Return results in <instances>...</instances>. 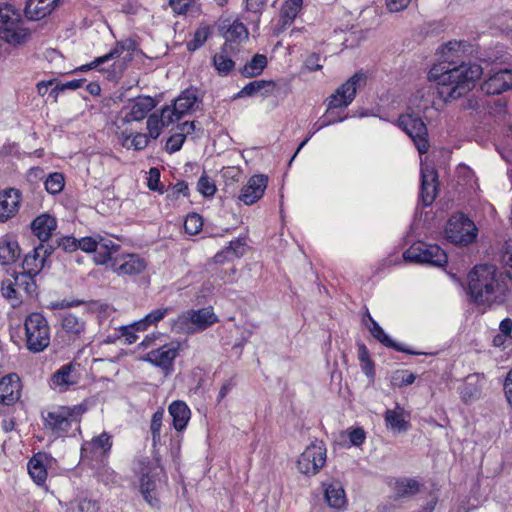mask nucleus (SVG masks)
<instances>
[{
	"mask_svg": "<svg viewBox=\"0 0 512 512\" xmlns=\"http://www.w3.org/2000/svg\"><path fill=\"white\" fill-rule=\"evenodd\" d=\"M470 50L466 41L457 40L448 41L439 48L441 61L430 69L428 77L437 82L438 93L445 102L465 96L483 73L479 64L465 61Z\"/></svg>",
	"mask_w": 512,
	"mask_h": 512,
	"instance_id": "f257e3e1",
	"label": "nucleus"
},
{
	"mask_svg": "<svg viewBox=\"0 0 512 512\" xmlns=\"http://www.w3.org/2000/svg\"><path fill=\"white\" fill-rule=\"evenodd\" d=\"M510 281L494 265H476L468 274V294L479 305L503 304L512 293Z\"/></svg>",
	"mask_w": 512,
	"mask_h": 512,
	"instance_id": "f03ea898",
	"label": "nucleus"
},
{
	"mask_svg": "<svg viewBox=\"0 0 512 512\" xmlns=\"http://www.w3.org/2000/svg\"><path fill=\"white\" fill-rule=\"evenodd\" d=\"M366 82L367 76L365 73L357 72L352 75L328 97L327 110L320 120L329 121L330 125L344 121L347 116H341L334 110L348 107L354 100L357 90L364 87Z\"/></svg>",
	"mask_w": 512,
	"mask_h": 512,
	"instance_id": "7ed1b4c3",
	"label": "nucleus"
},
{
	"mask_svg": "<svg viewBox=\"0 0 512 512\" xmlns=\"http://www.w3.org/2000/svg\"><path fill=\"white\" fill-rule=\"evenodd\" d=\"M86 411L87 406L83 403L56 407L46 414L42 413L44 428L56 437H63L73 424H79Z\"/></svg>",
	"mask_w": 512,
	"mask_h": 512,
	"instance_id": "20e7f679",
	"label": "nucleus"
},
{
	"mask_svg": "<svg viewBox=\"0 0 512 512\" xmlns=\"http://www.w3.org/2000/svg\"><path fill=\"white\" fill-rule=\"evenodd\" d=\"M140 492L153 508L159 507L158 489L166 481L163 468L150 461H140Z\"/></svg>",
	"mask_w": 512,
	"mask_h": 512,
	"instance_id": "39448f33",
	"label": "nucleus"
},
{
	"mask_svg": "<svg viewBox=\"0 0 512 512\" xmlns=\"http://www.w3.org/2000/svg\"><path fill=\"white\" fill-rule=\"evenodd\" d=\"M26 347L30 352L40 353L50 344V327L41 313H31L24 321Z\"/></svg>",
	"mask_w": 512,
	"mask_h": 512,
	"instance_id": "423d86ee",
	"label": "nucleus"
},
{
	"mask_svg": "<svg viewBox=\"0 0 512 512\" xmlns=\"http://www.w3.org/2000/svg\"><path fill=\"white\" fill-rule=\"evenodd\" d=\"M26 35L19 11L11 4L0 3V38L9 44H20Z\"/></svg>",
	"mask_w": 512,
	"mask_h": 512,
	"instance_id": "0eeeda50",
	"label": "nucleus"
},
{
	"mask_svg": "<svg viewBox=\"0 0 512 512\" xmlns=\"http://www.w3.org/2000/svg\"><path fill=\"white\" fill-rule=\"evenodd\" d=\"M403 258L407 262L437 267L444 266L448 261L447 254L440 246L423 241L413 243L404 251Z\"/></svg>",
	"mask_w": 512,
	"mask_h": 512,
	"instance_id": "6e6552de",
	"label": "nucleus"
},
{
	"mask_svg": "<svg viewBox=\"0 0 512 512\" xmlns=\"http://www.w3.org/2000/svg\"><path fill=\"white\" fill-rule=\"evenodd\" d=\"M218 321L217 316L211 307L199 310H190L178 316L175 320L173 328L177 332H185L193 334L203 331Z\"/></svg>",
	"mask_w": 512,
	"mask_h": 512,
	"instance_id": "1a4fd4ad",
	"label": "nucleus"
},
{
	"mask_svg": "<svg viewBox=\"0 0 512 512\" xmlns=\"http://www.w3.org/2000/svg\"><path fill=\"white\" fill-rule=\"evenodd\" d=\"M477 233L474 222L463 213L452 215L447 222L446 237L452 243L468 245L476 239Z\"/></svg>",
	"mask_w": 512,
	"mask_h": 512,
	"instance_id": "9d476101",
	"label": "nucleus"
},
{
	"mask_svg": "<svg viewBox=\"0 0 512 512\" xmlns=\"http://www.w3.org/2000/svg\"><path fill=\"white\" fill-rule=\"evenodd\" d=\"M397 125L411 138L420 154L428 152L430 147L428 129L420 117L410 113L402 114L397 120Z\"/></svg>",
	"mask_w": 512,
	"mask_h": 512,
	"instance_id": "9b49d317",
	"label": "nucleus"
},
{
	"mask_svg": "<svg viewBox=\"0 0 512 512\" xmlns=\"http://www.w3.org/2000/svg\"><path fill=\"white\" fill-rule=\"evenodd\" d=\"M179 349V342L166 343L149 351L143 357V360L165 372H171L173 370L174 360L179 354Z\"/></svg>",
	"mask_w": 512,
	"mask_h": 512,
	"instance_id": "f8f14e48",
	"label": "nucleus"
},
{
	"mask_svg": "<svg viewBox=\"0 0 512 512\" xmlns=\"http://www.w3.org/2000/svg\"><path fill=\"white\" fill-rule=\"evenodd\" d=\"M326 449L322 445L308 446L297 461L298 470L306 475H315L324 466Z\"/></svg>",
	"mask_w": 512,
	"mask_h": 512,
	"instance_id": "ddd939ff",
	"label": "nucleus"
},
{
	"mask_svg": "<svg viewBox=\"0 0 512 512\" xmlns=\"http://www.w3.org/2000/svg\"><path fill=\"white\" fill-rule=\"evenodd\" d=\"M110 268L119 276H136L147 268V261L138 254H126L114 258Z\"/></svg>",
	"mask_w": 512,
	"mask_h": 512,
	"instance_id": "4468645a",
	"label": "nucleus"
},
{
	"mask_svg": "<svg viewBox=\"0 0 512 512\" xmlns=\"http://www.w3.org/2000/svg\"><path fill=\"white\" fill-rule=\"evenodd\" d=\"M156 106L154 98L150 96H138L130 100L121 110L122 121L131 123L143 120Z\"/></svg>",
	"mask_w": 512,
	"mask_h": 512,
	"instance_id": "2eb2a0df",
	"label": "nucleus"
},
{
	"mask_svg": "<svg viewBox=\"0 0 512 512\" xmlns=\"http://www.w3.org/2000/svg\"><path fill=\"white\" fill-rule=\"evenodd\" d=\"M113 445L112 436L107 432L85 441L81 447L83 458L103 460L107 458Z\"/></svg>",
	"mask_w": 512,
	"mask_h": 512,
	"instance_id": "dca6fc26",
	"label": "nucleus"
},
{
	"mask_svg": "<svg viewBox=\"0 0 512 512\" xmlns=\"http://www.w3.org/2000/svg\"><path fill=\"white\" fill-rule=\"evenodd\" d=\"M512 89V69L495 71L484 80L481 90L487 95H500Z\"/></svg>",
	"mask_w": 512,
	"mask_h": 512,
	"instance_id": "f3484780",
	"label": "nucleus"
},
{
	"mask_svg": "<svg viewBox=\"0 0 512 512\" xmlns=\"http://www.w3.org/2000/svg\"><path fill=\"white\" fill-rule=\"evenodd\" d=\"M438 174L435 168L429 164H421V189L420 197L424 206L433 203L437 194Z\"/></svg>",
	"mask_w": 512,
	"mask_h": 512,
	"instance_id": "a211bd4d",
	"label": "nucleus"
},
{
	"mask_svg": "<svg viewBox=\"0 0 512 512\" xmlns=\"http://www.w3.org/2000/svg\"><path fill=\"white\" fill-rule=\"evenodd\" d=\"M268 177L263 174L253 175L241 189L239 200L246 205H252L262 198L267 188Z\"/></svg>",
	"mask_w": 512,
	"mask_h": 512,
	"instance_id": "6ab92c4d",
	"label": "nucleus"
},
{
	"mask_svg": "<svg viewBox=\"0 0 512 512\" xmlns=\"http://www.w3.org/2000/svg\"><path fill=\"white\" fill-rule=\"evenodd\" d=\"M53 457L46 452H38L34 454L28 461V472L33 481L42 486L47 479V468L51 466Z\"/></svg>",
	"mask_w": 512,
	"mask_h": 512,
	"instance_id": "aec40b11",
	"label": "nucleus"
},
{
	"mask_svg": "<svg viewBox=\"0 0 512 512\" xmlns=\"http://www.w3.org/2000/svg\"><path fill=\"white\" fill-rule=\"evenodd\" d=\"M219 32L225 38V43H241L248 40L247 27L239 19H224L219 24Z\"/></svg>",
	"mask_w": 512,
	"mask_h": 512,
	"instance_id": "412c9836",
	"label": "nucleus"
},
{
	"mask_svg": "<svg viewBox=\"0 0 512 512\" xmlns=\"http://www.w3.org/2000/svg\"><path fill=\"white\" fill-rule=\"evenodd\" d=\"M21 193L18 189L9 188L0 192V223L14 217L19 210Z\"/></svg>",
	"mask_w": 512,
	"mask_h": 512,
	"instance_id": "4be33fe9",
	"label": "nucleus"
},
{
	"mask_svg": "<svg viewBox=\"0 0 512 512\" xmlns=\"http://www.w3.org/2000/svg\"><path fill=\"white\" fill-rule=\"evenodd\" d=\"M21 381L17 374L11 373L0 380V403L12 405L20 399Z\"/></svg>",
	"mask_w": 512,
	"mask_h": 512,
	"instance_id": "5701e85b",
	"label": "nucleus"
},
{
	"mask_svg": "<svg viewBox=\"0 0 512 512\" xmlns=\"http://www.w3.org/2000/svg\"><path fill=\"white\" fill-rule=\"evenodd\" d=\"M324 499L328 506L335 510H343L347 506V497L341 482L332 480L323 482Z\"/></svg>",
	"mask_w": 512,
	"mask_h": 512,
	"instance_id": "b1692460",
	"label": "nucleus"
},
{
	"mask_svg": "<svg viewBox=\"0 0 512 512\" xmlns=\"http://www.w3.org/2000/svg\"><path fill=\"white\" fill-rule=\"evenodd\" d=\"M392 491V499L399 501L416 495L421 488V484L415 478H397L389 483Z\"/></svg>",
	"mask_w": 512,
	"mask_h": 512,
	"instance_id": "393cba45",
	"label": "nucleus"
},
{
	"mask_svg": "<svg viewBox=\"0 0 512 512\" xmlns=\"http://www.w3.org/2000/svg\"><path fill=\"white\" fill-rule=\"evenodd\" d=\"M57 228V220L53 216L43 213L37 216L31 223L33 234L43 243L48 241L53 231Z\"/></svg>",
	"mask_w": 512,
	"mask_h": 512,
	"instance_id": "a878e982",
	"label": "nucleus"
},
{
	"mask_svg": "<svg viewBox=\"0 0 512 512\" xmlns=\"http://www.w3.org/2000/svg\"><path fill=\"white\" fill-rule=\"evenodd\" d=\"M233 46L224 43L220 51L212 57V64L220 76H228L235 68V62L230 54L233 52Z\"/></svg>",
	"mask_w": 512,
	"mask_h": 512,
	"instance_id": "bb28decb",
	"label": "nucleus"
},
{
	"mask_svg": "<svg viewBox=\"0 0 512 512\" xmlns=\"http://www.w3.org/2000/svg\"><path fill=\"white\" fill-rule=\"evenodd\" d=\"M370 334L382 345L388 348H392L399 352H404L411 355H420V352H416L405 348L403 345L394 342L383 330V328L378 324L377 321L371 319V324H366Z\"/></svg>",
	"mask_w": 512,
	"mask_h": 512,
	"instance_id": "cd10ccee",
	"label": "nucleus"
},
{
	"mask_svg": "<svg viewBox=\"0 0 512 512\" xmlns=\"http://www.w3.org/2000/svg\"><path fill=\"white\" fill-rule=\"evenodd\" d=\"M168 412L172 417V425L174 429L177 431H183L186 428L191 415V411L187 404L180 400L173 401L168 407Z\"/></svg>",
	"mask_w": 512,
	"mask_h": 512,
	"instance_id": "c85d7f7f",
	"label": "nucleus"
},
{
	"mask_svg": "<svg viewBox=\"0 0 512 512\" xmlns=\"http://www.w3.org/2000/svg\"><path fill=\"white\" fill-rule=\"evenodd\" d=\"M58 0H28L24 13L31 20H39L50 14Z\"/></svg>",
	"mask_w": 512,
	"mask_h": 512,
	"instance_id": "c756f323",
	"label": "nucleus"
},
{
	"mask_svg": "<svg viewBox=\"0 0 512 512\" xmlns=\"http://www.w3.org/2000/svg\"><path fill=\"white\" fill-rule=\"evenodd\" d=\"M74 367L71 363L61 366L55 371L50 379V386L54 389L58 388L60 391L67 390L76 381L73 376Z\"/></svg>",
	"mask_w": 512,
	"mask_h": 512,
	"instance_id": "7c9ffc66",
	"label": "nucleus"
},
{
	"mask_svg": "<svg viewBox=\"0 0 512 512\" xmlns=\"http://www.w3.org/2000/svg\"><path fill=\"white\" fill-rule=\"evenodd\" d=\"M42 250L45 249L44 244L41 243L25 256L22 262V272L36 276L39 274L45 263V257H41Z\"/></svg>",
	"mask_w": 512,
	"mask_h": 512,
	"instance_id": "2f4dec72",
	"label": "nucleus"
},
{
	"mask_svg": "<svg viewBox=\"0 0 512 512\" xmlns=\"http://www.w3.org/2000/svg\"><path fill=\"white\" fill-rule=\"evenodd\" d=\"M198 101L196 88L185 89L174 101L173 107L180 117L188 114Z\"/></svg>",
	"mask_w": 512,
	"mask_h": 512,
	"instance_id": "473e14b6",
	"label": "nucleus"
},
{
	"mask_svg": "<svg viewBox=\"0 0 512 512\" xmlns=\"http://www.w3.org/2000/svg\"><path fill=\"white\" fill-rule=\"evenodd\" d=\"M99 241L97 244V249L95 250L94 260L97 264L103 265L112 263L114 258H112V254L117 252L119 249V245L115 244L113 241L109 239H105L101 236H98Z\"/></svg>",
	"mask_w": 512,
	"mask_h": 512,
	"instance_id": "72a5a7b5",
	"label": "nucleus"
},
{
	"mask_svg": "<svg viewBox=\"0 0 512 512\" xmlns=\"http://www.w3.org/2000/svg\"><path fill=\"white\" fill-rule=\"evenodd\" d=\"M404 409L398 404L395 409H388L384 413V420L387 428L396 431H406L409 428V422L405 419Z\"/></svg>",
	"mask_w": 512,
	"mask_h": 512,
	"instance_id": "f704fd0d",
	"label": "nucleus"
},
{
	"mask_svg": "<svg viewBox=\"0 0 512 512\" xmlns=\"http://www.w3.org/2000/svg\"><path fill=\"white\" fill-rule=\"evenodd\" d=\"M61 325H62V328L68 334H72L77 338L82 337L86 331L85 320L83 318H81L73 313H69V312L62 314Z\"/></svg>",
	"mask_w": 512,
	"mask_h": 512,
	"instance_id": "c9c22d12",
	"label": "nucleus"
},
{
	"mask_svg": "<svg viewBox=\"0 0 512 512\" xmlns=\"http://www.w3.org/2000/svg\"><path fill=\"white\" fill-rule=\"evenodd\" d=\"M267 57L263 54H255L240 70L242 76L246 78L260 75L267 66Z\"/></svg>",
	"mask_w": 512,
	"mask_h": 512,
	"instance_id": "e433bc0d",
	"label": "nucleus"
},
{
	"mask_svg": "<svg viewBox=\"0 0 512 512\" xmlns=\"http://www.w3.org/2000/svg\"><path fill=\"white\" fill-rule=\"evenodd\" d=\"M20 256V248L16 241L0 240V263L8 265Z\"/></svg>",
	"mask_w": 512,
	"mask_h": 512,
	"instance_id": "4c0bfd02",
	"label": "nucleus"
},
{
	"mask_svg": "<svg viewBox=\"0 0 512 512\" xmlns=\"http://www.w3.org/2000/svg\"><path fill=\"white\" fill-rule=\"evenodd\" d=\"M303 4V0H286L281 10V20L284 26L291 25Z\"/></svg>",
	"mask_w": 512,
	"mask_h": 512,
	"instance_id": "58836bf2",
	"label": "nucleus"
},
{
	"mask_svg": "<svg viewBox=\"0 0 512 512\" xmlns=\"http://www.w3.org/2000/svg\"><path fill=\"white\" fill-rule=\"evenodd\" d=\"M15 284L18 289H22L28 296L37 294L36 275L20 272L15 276Z\"/></svg>",
	"mask_w": 512,
	"mask_h": 512,
	"instance_id": "ea45409f",
	"label": "nucleus"
},
{
	"mask_svg": "<svg viewBox=\"0 0 512 512\" xmlns=\"http://www.w3.org/2000/svg\"><path fill=\"white\" fill-rule=\"evenodd\" d=\"M170 311H172V308H170V307H163V308L155 309V310L151 311L150 313H148L145 317H143L139 321H136V325H138V327L142 328L143 331H145L149 326L156 325Z\"/></svg>",
	"mask_w": 512,
	"mask_h": 512,
	"instance_id": "a19ab883",
	"label": "nucleus"
},
{
	"mask_svg": "<svg viewBox=\"0 0 512 512\" xmlns=\"http://www.w3.org/2000/svg\"><path fill=\"white\" fill-rule=\"evenodd\" d=\"M98 502L86 497H80L69 503L67 512H98Z\"/></svg>",
	"mask_w": 512,
	"mask_h": 512,
	"instance_id": "79ce46f5",
	"label": "nucleus"
},
{
	"mask_svg": "<svg viewBox=\"0 0 512 512\" xmlns=\"http://www.w3.org/2000/svg\"><path fill=\"white\" fill-rule=\"evenodd\" d=\"M15 280L11 281L9 279L3 280L1 284V293L4 298L11 302L13 307H17L22 303L20 296L18 295L16 289Z\"/></svg>",
	"mask_w": 512,
	"mask_h": 512,
	"instance_id": "37998d69",
	"label": "nucleus"
},
{
	"mask_svg": "<svg viewBox=\"0 0 512 512\" xmlns=\"http://www.w3.org/2000/svg\"><path fill=\"white\" fill-rule=\"evenodd\" d=\"M273 81L254 80L246 84L237 94V97L254 96L266 87H273Z\"/></svg>",
	"mask_w": 512,
	"mask_h": 512,
	"instance_id": "c03bdc74",
	"label": "nucleus"
},
{
	"mask_svg": "<svg viewBox=\"0 0 512 512\" xmlns=\"http://www.w3.org/2000/svg\"><path fill=\"white\" fill-rule=\"evenodd\" d=\"M211 35V29L209 26H200L194 33L193 39L187 43V49L189 51H195L199 49L207 41Z\"/></svg>",
	"mask_w": 512,
	"mask_h": 512,
	"instance_id": "a18cd8bd",
	"label": "nucleus"
},
{
	"mask_svg": "<svg viewBox=\"0 0 512 512\" xmlns=\"http://www.w3.org/2000/svg\"><path fill=\"white\" fill-rule=\"evenodd\" d=\"M44 185L48 193L53 195L58 194L65 186L64 176L58 172L51 173L45 180Z\"/></svg>",
	"mask_w": 512,
	"mask_h": 512,
	"instance_id": "49530a36",
	"label": "nucleus"
},
{
	"mask_svg": "<svg viewBox=\"0 0 512 512\" xmlns=\"http://www.w3.org/2000/svg\"><path fill=\"white\" fill-rule=\"evenodd\" d=\"M164 418V411L162 409L157 410L153 415L151 419L150 424V431L152 434V443L153 446L156 447L157 444L161 440V427H162V421Z\"/></svg>",
	"mask_w": 512,
	"mask_h": 512,
	"instance_id": "de8ad7c7",
	"label": "nucleus"
},
{
	"mask_svg": "<svg viewBox=\"0 0 512 512\" xmlns=\"http://www.w3.org/2000/svg\"><path fill=\"white\" fill-rule=\"evenodd\" d=\"M246 246V237H238L229 242L225 247V253L230 254L233 259L240 258L245 254Z\"/></svg>",
	"mask_w": 512,
	"mask_h": 512,
	"instance_id": "09e8293b",
	"label": "nucleus"
},
{
	"mask_svg": "<svg viewBox=\"0 0 512 512\" xmlns=\"http://www.w3.org/2000/svg\"><path fill=\"white\" fill-rule=\"evenodd\" d=\"M85 79H74L67 81L65 83H57L50 91L49 96L54 98V101H57L58 95L60 92L65 90H76L84 84Z\"/></svg>",
	"mask_w": 512,
	"mask_h": 512,
	"instance_id": "8fccbe9b",
	"label": "nucleus"
},
{
	"mask_svg": "<svg viewBox=\"0 0 512 512\" xmlns=\"http://www.w3.org/2000/svg\"><path fill=\"white\" fill-rule=\"evenodd\" d=\"M197 190L204 197H211L217 189L214 181L204 172L197 182Z\"/></svg>",
	"mask_w": 512,
	"mask_h": 512,
	"instance_id": "3c124183",
	"label": "nucleus"
},
{
	"mask_svg": "<svg viewBox=\"0 0 512 512\" xmlns=\"http://www.w3.org/2000/svg\"><path fill=\"white\" fill-rule=\"evenodd\" d=\"M203 226L202 217L197 213L189 214L184 221L185 232L190 235L197 234Z\"/></svg>",
	"mask_w": 512,
	"mask_h": 512,
	"instance_id": "603ef678",
	"label": "nucleus"
},
{
	"mask_svg": "<svg viewBox=\"0 0 512 512\" xmlns=\"http://www.w3.org/2000/svg\"><path fill=\"white\" fill-rule=\"evenodd\" d=\"M137 331H143V329L138 327V325H136V322H134L130 325L121 326L119 328L120 334L117 335L116 338L124 337L125 342L127 344H133L138 339V336L136 335Z\"/></svg>",
	"mask_w": 512,
	"mask_h": 512,
	"instance_id": "864d4df0",
	"label": "nucleus"
},
{
	"mask_svg": "<svg viewBox=\"0 0 512 512\" xmlns=\"http://www.w3.org/2000/svg\"><path fill=\"white\" fill-rule=\"evenodd\" d=\"M416 379V375L407 370H397L392 376V384L395 386H407L412 384Z\"/></svg>",
	"mask_w": 512,
	"mask_h": 512,
	"instance_id": "5fc2aeb1",
	"label": "nucleus"
},
{
	"mask_svg": "<svg viewBox=\"0 0 512 512\" xmlns=\"http://www.w3.org/2000/svg\"><path fill=\"white\" fill-rule=\"evenodd\" d=\"M165 127L161 119L156 113L151 114L147 119V129L149 136L157 139L161 134L162 128Z\"/></svg>",
	"mask_w": 512,
	"mask_h": 512,
	"instance_id": "6e6d98bb",
	"label": "nucleus"
},
{
	"mask_svg": "<svg viewBox=\"0 0 512 512\" xmlns=\"http://www.w3.org/2000/svg\"><path fill=\"white\" fill-rule=\"evenodd\" d=\"M462 398L467 401L476 400L481 395V388L470 381H467L461 391Z\"/></svg>",
	"mask_w": 512,
	"mask_h": 512,
	"instance_id": "4d7b16f0",
	"label": "nucleus"
},
{
	"mask_svg": "<svg viewBox=\"0 0 512 512\" xmlns=\"http://www.w3.org/2000/svg\"><path fill=\"white\" fill-rule=\"evenodd\" d=\"M164 126H169L170 124L178 121L181 117L176 113L175 108H171L169 106H165L161 110V115L159 116Z\"/></svg>",
	"mask_w": 512,
	"mask_h": 512,
	"instance_id": "13d9d810",
	"label": "nucleus"
},
{
	"mask_svg": "<svg viewBox=\"0 0 512 512\" xmlns=\"http://www.w3.org/2000/svg\"><path fill=\"white\" fill-rule=\"evenodd\" d=\"M185 138H186V136L183 133H177V134L172 135L167 141L166 149L170 153L177 152L178 150L181 149V147L185 141Z\"/></svg>",
	"mask_w": 512,
	"mask_h": 512,
	"instance_id": "bf43d9fd",
	"label": "nucleus"
},
{
	"mask_svg": "<svg viewBox=\"0 0 512 512\" xmlns=\"http://www.w3.org/2000/svg\"><path fill=\"white\" fill-rule=\"evenodd\" d=\"M149 176L147 181V186L150 190L153 191H159L160 193H163V189L159 186L160 183V171L158 168H151L149 170Z\"/></svg>",
	"mask_w": 512,
	"mask_h": 512,
	"instance_id": "052dcab7",
	"label": "nucleus"
},
{
	"mask_svg": "<svg viewBox=\"0 0 512 512\" xmlns=\"http://www.w3.org/2000/svg\"><path fill=\"white\" fill-rule=\"evenodd\" d=\"M57 247L65 252H74L78 249V239L72 236L62 237L56 241Z\"/></svg>",
	"mask_w": 512,
	"mask_h": 512,
	"instance_id": "680f3d73",
	"label": "nucleus"
},
{
	"mask_svg": "<svg viewBox=\"0 0 512 512\" xmlns=\"http://www.w3.org/2000/svg\"><path fill=\"white\" fill-rule=\"evenodd\" d=\"M99 238L97 237H83L78 240V249L84 252H95L97 249Z\"/></svg>",
	"mask_w": 512,
	"mask_h": 512,
	"instance_id": "e2e57ef3",
	"label": "nucleus"
},
{
	"mask_svg": "<svg viewBox=\"0 0 512 512\" xmlns=\"http://www.w3.org/2000/svg\"><path fill=\"white\" fill-rule=\"evenodd\" d=\"M194 3V0H170L169 5L172 10L178 14H186L190 6Z\"/></svg>",
	"mask_w": 512,
	"mask_h": 512,
	"instance_id": "0e129e2a",
	"label": "nucleus"
},
{
	"mask_svg": "<svg viewBox=\"0 0 512 512\" xmlns=\"http://www.w3.org/2000/svg\"><path fill=\"white\" fill-rule=\"evenodd\" d=\"M267 0H245V8L246 11L256 14L257 16L261 15Z\"/></svg>",
	"mask_w": 512,
	"mask_h": 512,
	"instance_id": "69168bd1",
	"label": "nucleus"
},
{
	"mask_svg": "<svg viewBox=\"0 0 512 512\" xmlns=\"http://www.w3.org/2000/svg\"><path fill=\"white\" fill-rule=\"evenodd\" d=\"M108 62L105 55H102L100 57H96L93 61L90 63L84 64L74 70V72H86L88 70L97 69L99 71H103V69L100 68V66L104 63Z\"/></svg>",
	"mask_w": 512,
	"mask_h": 512,
	"instance_id": "338daca9",
	"label": "nucleus"
},
{
	"mask_svg": "<svg viewBox=\"0 0 512 512\" xmlns=\"http://www.w3.org/2000/svg\"><path fill=\"white\" fill-rule=\"evenodd\" d=\"M149 138L146 134L137 133L135 134L130 143V148L135 150H142L148 146Z\"/></svg>",
	"mask_w": 512,
	"mask_h": 512,
	"instance_id": "774afa93",
	"label": "nucleus"
}]
</instances>
